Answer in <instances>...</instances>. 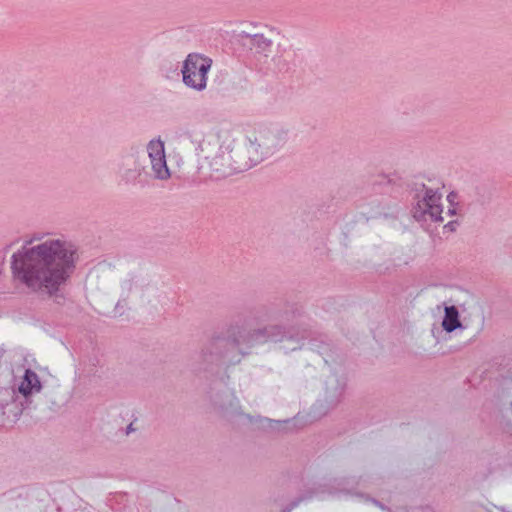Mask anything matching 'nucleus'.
Instances as JSON below:
<instances>
[{
  "label": "nucleus",
  "mask_w": 512,
  "mask_h": 512,
  "mask_svg": "<svg viewBox=\"0 0 512 512\" xmlns=\"http://www.w3.org/2000/svg\"><path fill=\"white\" fill-rule=\"evenodd\" d=\"M76 260L74 245L61 239H48L23 246L14 253L11 269L15 279L29 290L52 296L70 278Z\"/></svg>",
  "instance_id": "f257e3e1"
},
{
  "label": "nucleus",
  "mask_w": 512,
  "mask_h": 512,
  "mask_svg": "<svg viewBox=\"0 0 512 512\" xmlns=\"http://www.w3.org/2000/svg\"><path fill=\"white\" fill-rule=\"evenodd\" d=\"M212 167L216 170V171H220L221 169L219 168L218 166V161L216 159H214V162L211 164Z\"/></svg>",
  "instance_id": "1a4fd4ad"
},
{
  "label": "nucleus",
  "mask_w": 512,
  "mask_h": 512,
  "mask_svg": "<svg viewBox=\"0 0 512 512\" xmlns=\"http://www.w3.org/2000/svg\"><path fill=\"white\" fill-rule=\"evenodd\" d=\"M133 423H131L129 426H128V430H127V433H130L131 431H133Z\"/></svg>",
  "instance_id": "9d476101"
},
{
  "label": "nucleus",
  "mask_w": 512,
  "mask_h": 512,
  "mask_svg": "<svg viewBox=\"0 0 512 512\" xmlns=\"http://www.w3.org/2000/svg\"><path fill=\"white\" fill-rule=\"evenodd\" d=\"M453 223L450 222L447 226L452 228Z\"/></svg>",
  "instance_id": "f8f14e48"
},
{
  "label": "nucleus",
  "mask_w": 512,
  "mask_h": 512,
  "mask_svg": "<svg viewBox=\"0 0 512 512\" xmlns=\"http://www.w3.org/2000/svg\"><path fill=\"white\" fill-rule=\"evenodd\" d=\"M447 199L450 203H452L455 199H456V194L455 193H450L448 196H447Z\"/></svg>",
  "instance_id": "6e6552de"
},
{
  "label": "nucleus",
  "mask_w": 512,
  "mask_h": 512,
  "mask_svg": "<svg viewBox=\"0 0 512 512\" xmlns=\"http://www.w3.org/2000/svg\"><path fill=\"white\" fill-rule=\"evenodd\" d=\"M212 66V59L197 53H191L182 68L183 82L190 88L201 91L207 86V74Z\"/></svg>",
  "instance_id": "f03ea898"
},
{
  "label": "nucleus",
  "mask_w": 512,
  "mask_h": 512,
  "mask_svg": "<svg viewBox=\"0 0 512 512\" xmlns=\"http://www.w3.org/2000/svg\"><path fill=\"white\" fill-rule=\"evenodd\" d=\"M147 152L155 176L159 179L169 178L170 172L166 164L163 141L160 139L151 140L147 146Z\"/></svg>",
  "instance_id": "20e7f679"
},
{
  "label": "nucleus",
  "mask_w": 512,
  "mask_h": 512,
  "mask_svg": "<svg viewBox=\"0 0 512 512\" xmlns=\"http://www.w3.org/2000/svg\"><path fill=\"white\" fill-rule=\"evenodd\" d=\"M449 213L455 214V208L449 209Z\"/></svg>",
  "instance_id": "9b49d317"
},
{
  "label": "nucleus",
  "mask_w": 512,
  "mask_h": 512,
  "mask_svg": "<svg viewBox=\"0 0 512 512\" xmlns=\"http://www.w3.org/2000/svg\"><path fill=\"white\" fill-rule=\"evenodd\" d=\"M40 390L41 382L38 375L30 369L25 370V373L18 384L19 393L27 397L33 393L39 392Z\"/></svg>",
  "instance_id": "39448f33"
},
{
  "label": "nucleus",
  "mask_w": 512,
  "mask_h": 512,
  "mask_svg": "<svg viewBox=\"0 0 512 512\" xmlns=\"http://www.w3.org/2000/svg\"><path fill=\"white\" fill-rule=\"evenodd\" d=\"M412 212L419 221L442 222V194L433 189H425L417 195Z\"/></svg>",
  "instance_id": "7ed1b4c3"
},
{
  "label": "nucleus",
  "mask_w": 512,
  "mask_h": 512,
  "mask_svg": "<svg viewBox=\"0 0 512 512\" xmlns=\"http://www.w3.org/2000/svg\"><path fill=\"white\" fill-rule=\"evenodd\" d=\"M230 138L231 136L228 132L219 135V139L222 140L221 149H224L228 153L231 152L230 143H228L230 142Z\"/></svg>",
  "instance_id": "0eeeda50"
},
{
  "label": "nucleus",
  "mask_w": 512,
  "mask_h": 512,
  "mask_svg": "<svg viewBox=\"0 0 512 512\" xmlns=\"http://www.w3.org/2000/svg\"><path fill=\"white\" fill-rule=\"evenodd\" d=\"M442 326L447 332H452L461 326L456 307L450 306L445 308V317L443 319Z\"/></svg>",
  "instance_id": "423d86ee"
}]
</instances>
